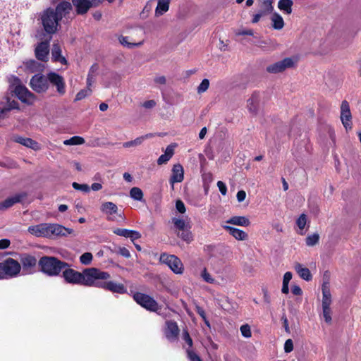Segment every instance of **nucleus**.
Segmentation results:
<instances>
[{"label": "nucleus", "instance_id": "obj_11", "mask_svg": "<svg viewBox=\"0 0 361 361\" xmlns=\"http://www.w3.org/2000/svg\"><path fill=\"white\" fill-rule=\"evenodd\" d=\"M340 119L343 127L347 131L353 128V116L350 109V104L346 100H343L341 102Z\"/></svg>", "mask_w": 361, "mask_h": 361}, {"label": "nucleus", "instance_id": "obj_35", "mask_svg": "<svg viewBox=\"0 0 361 361\" xmlns=\"http://www.w3.org/2000/svg\"><path fill=\"white\" fill-rule=\"evenodd\" d=\"M130 197L135 200L142 201L143 192L140 188L133 187L130 190Z\"/></svg>", "mask_w": 361, "mask_h": 361}, {"label": "nucleus", "instance_id": "obj_38", "mask_svg": "<svg viewBox=\"0 0 361 361\" xmlns=\"http://www.w3.org/2000/svg\"><path fill=\"white\" fill-rule=\"evenodd\" d=\"M177 235L187 243H190L192 240V235L188 227L180 232H177Z\"/></svg>", "mask_w": 361, "mask_h": 361}, {"label": "nucleus", "instance_id": "obj_52", "mask_svg": "<svg viewBox=\"0 0 361 361\" xmlns=\"http://www.w3.org/2000/svg\"><path fill=\"white\" fill-rule=\"evenodd\" d=\"M96 69V66L93 65L90 68V72L89 73L87 78V87L91 88L92 83L94 81L93 75L91 74V72H93Z\"/></svg>", "mask_w": 361, "mask_h": 361}, {"label": "nucleus", "instance_id": "obj_50", "mask_svg": "<svg viewBox=\"0 0 361 361\" xmlns=\"http://www.w3.org/2000/svg\"><path fill=\"white\" fill-rule=\"evenodd\" d=\"M187 356L190 361H202L200 357L197 355L192 350H186Z\"/></svg>", "mask_w": 361, "mask_h": 361}, {"label": "nucleus", "instance_id": "obj_48", "mask_svg": "<svg viewBox=\"0 0 361 361\" xmlns=\"http://www.w3.org/2000/svg\"><path fill=\"white\" fill-rule=\"evenodd\" d=\"M201 276L204 281L209 283H214L215 280L212 277V276L208 273L207 269L204 268L201 273Z\"/></svg>", "mask_w": 361, "mask_h": 361}, {"label": "nucleus", "instance_id": "obj_36", "mask_svg": "<svg viewBox=\"0 0 361 361\" xmlns=\"http://www.w3.org/2000/svg\"><path fill=\"white\" fill-rule=\"evenodd\" d=\"M274 0H261V9L260 11L265 14L271 13L274 7L272 6Z\"/></svg>", "mask_w": 361, "mask_h": 361}, {"label": "nucleus", "instance_id": "obj_58", "mask_svg": "<svg viewBox=\"0 0 361 361\" xmlns=\"http://www.w3.org/2000/svg\"><path fill=\"white\" fill-rule=\"evenodd\" d=\"M183 339L189 345V347H192V338H190L188 331H184L183 332Z\"/></svg>", "mask_w": 361, "mask_h": 361}, {"label": "nucleus", "instance_id": "obj_46", "mask_svg": "<svg viewBox=\"0 0 361 361\" xmlns=\"http://www.w3.org/2000/svg\"><path fill=\"white\" fill-rule=\"evenodd\" d=\"M322 316L325 322L330 324L332 319L331 307H322Z\"/></svg>", "mask_w": 361, "mask_h": 361}, {"label": "nucleus", "instance_id": "obj_42", "mask_svg": "<svg viewBox=\"0 0 361 361\" xmlns=\"http://www.w3.org/2000/svg\"><path fill=\"white\" fill-rule=\"evenodd\" d=\"M319 240V235L317 233L310 235L306 238V244L308 246H314L318 243Z\"/></svg>", "mask_w": 361, "mask_h": 361}, {"label": "nucleus", "instance_id": "obj_33", "mask_svg": "<svg viewBox=\"0 0 361 361\" xmlns=\"http://www.w3.org/2000/svg\"><path fill=\"white\" fill-rule=\"evenodd\" d=\"M25 67L27 70H28L30 72H35L39 71L42 65L41 63L37 62L35 60H29L24 63Z\"/></svg>", "mask_w": 361, "mask_h": 361}, {"label": "nucleus", "instance_id": "obj_44", "mask_svg": "<svg viewBox=\"0 0 361 361\" xmlns=\"http://www.w3.org/2000/svg\"><path fill=\"white\" fill-rule=\"evenodd\" d=\"M209 86V81L208 79H203L201 83L197 87V91L199 94L206 92Z\"/></svg>", "mask_w": 361, "mask_h": 361}, {"label": "nucleus", "instance_id": "obj_64", "mask_svg": "<svg viewBox=\"0 0 361 361\" xmlns=\"http://www.w3.org/2000/svg\"><path fill=\"white\" fill-rule=\"evenodd\" d=\"M264 15H266V14L264 13L263 12H262L261 11H259L258 13H256L255 15L253 16L252 23H258L261 17Z\"/></svg>", "mask_w": 361, "mask_h": 361}, {"label": "nucleus", "instance_id": "obj_6", "mask_svg": "<svg viewBox=\"0 0 361 361\" xmlns=\"http://www.w3.org/2000/svg\"><path fill=\"white\" fill-rule=\"evenodd\" d=\"M20 264L13 258H8L0 262V279L16 277L20 272Z\"/></svg>", "mask_w": 361, "mask_h": 361}, {"label": "nucleus", "instance_id": "obj_41", "mask_svg": "<svg viewBox=\"0 0 361 361\" xmlns=\"http://www.w3.org/2000/svg\"><path fill=\"white\" fill-rule=\"evenodd\" d=\"M92 93V90L90 87H87L86 89L81 90L79 92L77 93L75 101H80L85 98L86 97L90 95Z\"/></svg>", "mask_w": 361, "mask_h": 361}, {"label": "nucleus", "instance_id": "obj_30", "mask_svg": "<svg viewBox=\"0 0 361 361\" xmlns=\"http://www.w3.org/2000/svg\"><path fill=\"white\" fill-rule=\"evenodd\" d=\"M169 8V0H159L155 10L156 16H159L168 11Z\"/></svg>", "mask_w": 361, "mask_h": 361}, {"label": "nucleus", "instance_id": "obj_3", "mask_svg": "<svg viewBox=\"0 0 361 361\" xmlns=\"http://www.w3.org/2000/svg\"><path fill=\"white\" fill-rule=\"evenodd\" d=\"M28 232L36 237L51 238L66 236L73 233V230L57 224H40L28 227Z\"/></svg>", "mask_w": 361, "mask_h": 361}, {"label": "nucleus", "instance_id": "obj_10", "mask_svg": "<svg viewBox=\"0 0 361 361\" xmlns=\"http://www.w3.org/2000/svg\"><path fill=\"white\" fill-rule=\"evenodd\" d=\"M133 298L137 304L148 310L156 312L159 309L158 303L148 295L136 293L134 294Z\"/></svg>", "mask_w": 361, "mask_h": 361}, {"label": "nucleus", "instance_id": "obj_45", "mask_svg": "<svg viewBox=\"0 0 361 361\" xmlns=\"http://www.w3.org/2000/svg\"><path fill=\"white\" fill-rule=\"evenodd\" d=\"M72 186L75 190H80L83 192H89L90 190V188L87 184H79L76 182H73Z\"/></svg>", "mask_w": 361, "mask_h": 361}, {"label": "nucleus", "instance_id": "obj_24", "mask_svg": "<svg viewBox=\"0 0 361 361\" xmlns=\"http://www.w3.org/2000/svg\"><path fill=\"white\" fill-rule=\"evenodd\" d=\"M260 95L258 92H254L247 99V108L250 113L256 114L258 111Z\"/></svg>", "mask_w": 361, "mask_h": 361}, {"label": "nucleus", "instance_id": "obj_21", "mask_svg": "<svg viewBox=\"0 0 361 361\" xmlns=\"http://www.w3.org/2000/svg\"><path fill=\"white\" fill-rule=\"evenodd\" d=\"M223 228L238 240H245L248 238V235L243 230L227 225L223 226Z\"/></svg>", "mask_w": 361, "mask_h": 361}, {"label": "nucleus", "instance_id": "obj_16", "mask_svg": "<svg viewBox=\"0 0 361 361\" xmlns=\"http://www.w3.org/2000/svg\"><path fill=\"white\" fill-rule=\"evenodd\" d=\"M72 2L77 13L80 15L86 13L91 7L95 6L94 0H72Z\"/></svg>", "mask_w": 361, "mask_h": 361}, {"label": "nucleus", "instance_id": "obj_14", "mask_svg": "<svg viewBox=\"0 0 361 361\" xmlns=\"http://www.w3.org/2000/svg\"><path fill=\"white\" fill-rule=\"evenodd\" d=\"M21 264L23 267V274H32L35 272L37 259L35 257L25 255L21 258Z\"/></svg>", "mask_w": 361, "mask_h": 361}, {"label": "nucleus", "instance_id": "obj_18", "mask_svg": "<svg viewBox=\"0 0 361 361\" xmlns=\"http://www.w3.org/2000/svg\"><path fill=\"white\" fill-rule=\"evenodd\" d=\"M49 52V41L42 42L35 48V56L38 60L46 61Z\"/></svg>", "mask_w": 361, "mask_h": 361}, {"label": "nucleus", "instance_id": "obj_53", "mask_svg": "<svg viewBox=\"0 0 361 361\" xmlns=\"http://www.w3.org/2000/svg\"><path fill=\"white\" fill-rule=\"evenodd\" d=\"M236 35H250L252 36L254 32L252 29H238L235 31Z\"/></svg>", "mask_w": 361, "mask_h": 361}, {"label": "nucleus", "instance_id": "obj_1", "mask_svg": "<svg viewBox=\"0 0 361 361\" xmlns=\"http://www.w3.org/2000/svg\"><path fill=\"white\" fill-rule=\"evenodd\" d=\"M62 276L68 283L93 287L94 279H109L110 274L93 267L85 269L82 272L66 267L63 271Z\"/></svg>", "mask_w": 361, "mask_h": 361}, {"label": "nucleus", "instance_id": "obj_56", "mask_svg": "<svg viewBox=\"0 0 361 361\" xmlns=\"http://www.w3.org/2000/svg\"><path fill=\"white\" fill-rule=\"evenodd\" d=\"M154 83L157 85H166V78L164 75H157L154 78Z\"/></svg>", "mask_w": 361, "mask_h": 361}, {"label": "nucleus", "instance_id": "obj_55", "mask_svg": "<svg viewBox=\"0 0 361 361\" xmlns=\"http://www.w3.org/2000/svg\"><path fill=\"white\" fill-rule=\"evenodd\" d=\"M176 208L180 213L183 214L185 212V207L183 201L178 200L176 202Z\"/></svg>", "mask_w": 361, "mask_h": 361}, {"label": "nucleus", "instance_id": "obj_51", "mask_svg": "<svg viewBox=\"0 0 361 361\" xmlns=\"http://www.w3.org/2000/svg\"><path fill=\"white\" fill-rule=\"evenodd\" d=\"M307 223V216L305 214H302L296 221L297 226L302 231L304 229Z\"/></svg>", "mask_w": 361, "mask_h": 361}, {"label": "nucleus", "instance_id": "obj_59", "mask_svg": "<svg viewBox=\"0 0 361 361\" xmlns=\"http://www.w3.org/2000/svg\"><path fill=\"white\" fill-rule=\"evenodd\" d=\"M118 252L126 258H130L131 256L130 251L125 247H119Z\"/></svg>", "mask_w": 361, "mask_h": 361}, {"label": "nucleus", "instance_id": "obj_8", "mask_svg": "<svg viewBox=\"0 0 361 361\" xmlns=\"http://www.w3.org/2000/svg\"><path fill=\"white\" fill-rule=\"evenodd\" d=\"M106 279H94L93 287L104 288L114 293L124 294L127 288L123 284L112 281H104Z\"/></svg>", "mask_w": 361, "mask_h": 361}, {"label": "nucleus", "instance_id": "obj_62", "mask_svg": "<svg viewBox=\"0 0 361 361\" xmlns=\"http://www.w3.org/2000/svg\"><path fill=\"white\" fill-rule=\"evenodd\" d=\"M236 197L239 202H242L246 197V192L244 190H239L237 192Z\"/></svg>", "mask_w": 361, "mask_h": 361}, {"label": "nucleus", "instance_id": "obj_39", "mask_svg": "<svg viewBox=\"0 0 361 361\" xmlns=\"http://www.w3.org/2000/svg\"><path fill=\"white\" fill-rule=\"evenodd\" d=\"M85 142V140L83 137L80 136H73L70 139L66 140L63 141V144L65 145H82Z\"/></svg>", "mask_w": 361, "mask_h": 361}, {"label": "nucleus", "instance_id": "obj_27", "mask_svg": "<svg viewBox=\"0 0 361 361\" xmlns=\"http://www.w3.org/2000/svg\"><path fill=\"white\" fill-rule=\"evenodd\" d=\"M52 59L54 61H60L61 63L66 64V60L61 56V47L59 44H54L51 50Z\"/></svg>", "mask_w": 361, "mask_h": 361}, {"label": "nucleus", "instance_id": "obj_49", "mask_svg": "<svg viewBox=\"0 0 361 361\" xmlns=\"http://www.w3.org/2000/svg\"><path fill=\"white\" fill-rule=\"evenodd\" d=\"M131 230L126 228H116L113 231L114 233L128 238Z\"/></svg>", "mask_w": 361, "mask_h": 361}, {"label": "nucleus", "instance_id": "obj_31", "mask_svg": "<svg viewBox=\"0 0 361 361\" xmlns=\"http://www.w3.org/2000/svg\"><path fill=\"white\" fill-rule=\"evenodd\" d=\"M151 137H152L151 134H147L145 135L140 136L133 140L124 142L123 144V147L125 148H128V147H136V146L140 145L145 139Z\"/></svg>", "mask_w": 361, "mask_h": 361}, {"label": "nucleus", "instance_id": "obj_37", "mask_svg": "<svg viewBox=\"0 0 361 361\" xmlns=\"http://www.w3.org/2000/svg\"><path fill=\"white\" fill-rule=\"evenodd\" d=\"M119 42L124 47H126L129 49H133L136 47H140L143 44V42H140L137 43H130L128 42V37H123L121 36L118 38Z\"/></svg>", "mask_w": 361, "mask_h": 361}, {"label": "nucleus", "instance_id": "obj_34", "mask_svg": "<svg viewBox=\"0 0 361 361\" xmlns=\"http://www.w3.org/2000/svg\"><path fill=\"white\" fill-rule=\"evenodd\" d=\"M172 222L174 225V228L176 229V232H180V231L184 230L188 227L186 222L182 219L174 217L172 219Z\"/></svg>", "mask_w": 361, "mask_h": 361}, {"label": "nucleus", "instance_id": "obj_63", "mask_svg": "<svg viewBox=\"0 0 361 361\" xmlns=\"http://www.w3.org/2000/svg\"><path fill=\"white\" fill-rule=\"evenodd\" d=\"M10 240L8 239H1L0 240V250L6 249L10 245Z\"/></svg>", "mask_w": 361, "mask_h": 361}, {"label": "nucleus", "instance_id": "obj_61", "mask_svg": "<svg viewBox=\"0 0 361 361\" xmlns=\"http://www.w3.org/2000/svg\"><path fill=\"white\" fill-rule=\"evenodd\" d=\"M156 104H157L156 102L153 99H151V100L145 102L142 104V106L145 107V109H152L156 106Z\"/></svg>", "mask_w": 361, "mask_h": 361}, {"label": "nucleus", "instance_id": "obj_20", "mask_svg": "<svg viewBox=\"0 0 361 361\" xmlns=\"http://www.w3.org/2000/svg\"><path fill=\"white\" fill-rule=\"evenodd\" d=\"M184 178V170L183 166L178 164H175L172 169V175L170 178L169 182L173 185L175 183H180Z\"/></svg>", "mask_w": 361, "mask_h": 361}, {"label": "nucleus", "instance_id": "obj_7", "mask_svg": "<svg viewBox=\"0 0 361 361\" xmlns=\"http://www.w3.org/2000/svg\"><path fill=\"white\" fill-rule=\"evenodd\" d=\"M298 62L295 57H287L281 61L269 65L266 71L272 74L282 73L286 69L294 68Z\"/></svg>", "mask_w": 361, "mask_h": 361}, {"label": "nucleus", "instance_id": "obj_29", "mask_svg": "<svg viewBox=\"0 0 361 361\" xmlns=\"http://www.w3.org/2000/svg\"><path fill=\"white\" fill-rule=\"evenodd\" d=\"M293 5V1L292 0H279L278 8L284 13L289 15L292 13Z\"/></svg>", "mask_w": 361, "mask_h": 361}, {"label": "nucleus", "instance_id": "obj_4", "mask_svg": "<svg viewBox=\"0 0 361 361\" xmlns=\"http://www.w3.org/2000/svg\"><path fill=\"white\" fill-rule=\"evenodd\" d=\"M38 264L41 271L49 276H59L63 269L70 267L68 263L62 262L54 257L49 256L41 257Z\"/></svg>", "mask_w": 361, "mask_h": 361}, {"label": "nucleus", "instance_id": "obj_25", "mask_svg": "<svg viewBox=\"0 0 361 361\" xmlns=\"http://www.w3.org/2000/svg\"><path fill=\"white\" fill-rule=\"evenodd\" d=\"M226 223L239 226H248L250 224L249 219L243 216H232L226 221Z\"/></svg>", "mask_w": 361, "mask_h": 361}, {"label": "nucleus", "instance_id": "obj_60", "mask_svg": "<svg viewBox=\"0 0 361 361\" xmlns=\"http://www.w3.org/2000/svg\"><path fill=\"white\" fill-rule=\"evenodd\" d=\"M141 237V234L140 232L134 230H131L128 238L131 240V241H134L135 240L139 239Z\"/></svg>", "mask_w": 361, "mask_h": 361}, {"label": "nucleus", "instance_id": "obj_43", "mask_svg": "<svg viewBox=\"0 0 361 361\" xmlns=\"http://www.w3.org/2000/svg\"><path fill=\"white\" fill-rule=\"evenodd\" d=\"M92 260V255L90 252H85L80 257L81 264L84 265H88Z\"/></svg>", "mask_w": 361, "mask_h": 361}, {"label": "nucleus", "instance_id": "obj_12", "mask_svg": "<svg viewBox=\"0 0 361 361\" xmlns=\"http://www.w3.org/2000/svg\"><path fill=\"white\" fill-rule=\"evenodd\" d=\"M30 87L36 92H44L49 87V80L47 76L45 77L41 74H36L30 80Z\"/></svg>", "mask_w": 361, "mask_h": 361}, {"label": "nucleus", "instance_id": "obj_40", "mask_svg": "<svg viewBox=\"0 0 361 361\" xmlns=\"http://www.w3.org/2000/svg\"><path fill=\"white\" fill-rule=\"evenodd\" d=\"M5 99H6V106L2 109V110H4V113L11 109H19L18 103L16 101L11 100V98L8 96L6 97Z\"/></svg>", "mask_w": 361, "mask_h": 361}, {"label": "nucleus", "instance_id": "obj_22", "mask_svg": "<svg viewBox=\"0 0 361 361\" xmlns=\"http://www.w3.org/2000/svg\"><path fill=\"white\" fill-rule=\"evenodd\" d=\"M13 140L16 142L21 144L23 146L31 148L34 150H39L40 148L39 143L31 138L16 136L13 137Z\"/></svg>", "mask_w": 361, "mask_h": 361}, {"label": "nucleus", "instance_id": "obj_13", "mask_svg": "<svg viewBox=\"0 0 361 361\" xmlns=\"http://www.w3.org/2000/svg\"><path fill=\"white\" fill-rule=\"evenodd\" d=\"M47 78L49 82L56 87L57 92L60 95L66 93V84L62 76L54 72H50L47 74Z\"/></svg>", "mask_w": 361, "mask_h": 361}, {"label": "nucleus", "instance_id": "obj_32", "mask_svg": "<svg viewBox=\"0 0 361 361\" xmlns=\"http://www.w3.org/2000/svg\"><path fill=\"white\" fill-rule=\"evenodd\" d=\"M272 26L275 30H281L284 26V21L281 15L274 13L271 18Z\"/></svg>", "mask_w": 361, "mask_h": 361}, {"label": "nucleus", "instance_id": "obj_57", "mask_svg": "<svg viewBox=\"0 0 361 361\" xmlns=\"http://www.w3.org/2000/svg\"><path fill=\"white\" fill-rule=\"evenodd\" d=\"M217 187L219 188V190L220 191V192L221 193V195H226V192H227V187L226 185V184L219 180L217 182Z\"/></svg>", "mask_w": 361, "mask_h": 361}, {"label": "nucleus", "instance_id": "obj_5", "mask_svg": "<svg viewBox=\"0 0 361 361\" xmlns=\"http://www.w3.org/2000/svg\"><path fill=\"white\" fill-rule=\"evenodd\" d=\"M11 83L9 90L15 93V95L23 103L32 104L35 100V95L25 86L20 85V80L15 76L9 78Z\"/></svg>", "mask_w": 361, "mask_h": 361}, {"label": "nucleus", "instance_id": "obj_9", "mask_svg": "<svg viewBox=\"0 0 361 361\" xmlns=\"http://www.w3.org/2000/svg\"><path fill=\"white\" fill-rule=\"evenodd\" d=\"M160 262L166 264L176 274H181L183 271V263L175 255L163 253L160 256Z\"/></svg>", "mask_w": 361, "mask_h": 361}, {"label": "nucleus", "instance_id": "obj_47", "mask_svg": "<svg viewBox=\"0 0 361 361\" xmlns=\"http://www.w3.org/2000/svg\"><path fill=\"white\" fill-rule=\"evenodd\" d=\"M240 332L243 337L250 338L252 336L250 326L248 324H243L240 326Z\"/></svg>", "mask_w": 361, "mask_h": 361}, {"label": "nucleus", "instance_id": "obj_17", "mask_svg": "<svg viewBox=\"0 0 361 361\" xmlns=\"http://www.w3.org/2000/svg\"><path fill=\"white\" fill-rule=\"evenodd\" d=\"M100 209L102 213L107 215V220L115 221L113 215L118 214V207L116 204L111 202H106L102 204Z\"/></svg>", "mask_w": 361, "mask_h": 361}, {"label": "nucleus", "instance_id": "obj_54", "mask_svg": "<svg viewBox=\"0 0 361 361\" xmlns=\"http://www.w3.org/2000/svg\"><path fill=\"white\" fill-rule=\"evenodd\" d=\"M293 350V342L291 339L286 341L284 344V351L287 353H290Z\"/></svg>", "mask_w": 361, "mask_h": 361}, {"label": "nucleus", "instance_id": "obj_28", "mask_svg": "<svg viewBox=\"0 0 361 361\" xmlns=\"http://www.w3.org/2000/svg\"><path fill=\"white\" fill-rule=\"evenodd\" d=\"M295 269L299 276L304 280L309 281L312 279V274L307 268L302 267L300 264L297 263L295 265Z\"/></svg>", "mask_w": 361, "mask_h": 361}, {"label": "nucleus", "instance_id": "obj_15", "mask_svg": "<svg viewBox=\"0 0 361 361\" xmlns=\"http://www.w3.org/2000/svg\"><path fill=\"white\" fill-rule=\"evenodd\" d=\"M166 324L165 336L166 338L171 342L176 341L179 334V329L176 322L167 321Z\"/></svg>", "mask_w": 361, "mask_h": 361}, {"label": "nucleus", "instance_id": "obj_26", "mask_svg": "<svg viewBox=\"0 0 361 361\" xmlns=\"http://www.w3.org/2000/svg\"><path fill=\"white\" fill-rule=\"evenodd\" d=\"M331 295L328 286L325 284L322 286V307H330L331 304Z\"/></svg>", "mask_w": 361, "mask_h": 361}, {"label": "nucleus", "instance_id": "obj_19", "mask_svg": "<svg viewBox=\"0 0 361 361\" xmlns=\"http://www.w3.org/2000/svg\"><path fill=\"white\" fill-rule=\"evenodd\" d=\"M26 197V193L21 192L14 195L13 196L6 198L4 201L0 202V209H6L16 203L21 202Z\"/></svg>", "mask_w": 361, "mask_h": 361}, {"label": "nucleus", "instance_id": "obj_2", "mask_svg": "<svg viewBox=\"0 0 361 361\" xmlns=\"http://www.w3.org/2000/svg\"><path fill=\"white\" fill-rule=\"evenodd\" d=\"M72 10V5L68 1H62L55 9L48 8L41 15V20L45 32L54 34L57 30L59 21Z\"/></svg>", "mask_w": 361, "mask_h": 361}, {"label": "nucleus", "instance_id": "obj_23", "mask_svg": "<svg viewBox=\"0 0 361 361\" xmlns=\"http://www.w3.org/2000/svg\"><path fill=\"white\" fill-rule=\"evenodd\" d=\"M176 144H171L167 146L164 151V154H161L157 159L158 165L166 164L168 161L173 157L174 154V149Z\"/></svg>", "mask_w": 361, "mask_h": 361}]
</instances>
